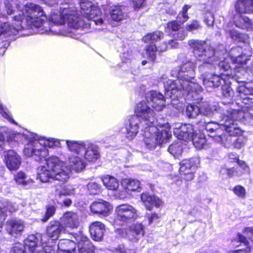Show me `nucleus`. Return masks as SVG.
I'll return each instance as SVG.
<instances>
[{
	"label": "nucleus",
	"mask_w": 253,
	"mask_h": 253,
	"mask_svg": "<svg viewBox=\"0 0 253 253\" xmlns=\"http://www.w3.org/2000/svg\"><path fill=\"white\" fill-rule=\"evenodd\" d=\"M188 44L193 49L194 58H186L177 70H172L171 75L178 78L175 81L169 80L165 84L166 96L175 99L182 95V91L187 92L192 99L202 100L200 93L203 89L198 84L192 81L196 66L202 74L211 69L217 61L214 49L205 41L190 40Z\"/></svg>",
	"instance_id": "1"
},
{
	"label": "nucleus",
	"mask_w": 253,
	"mask_h": 253,
	"mask_svg": "<svg viewBox=\"0 0 253 253\" xmlns=\"http://www.w3.org/2000/svg\"><path fill=\"white\" fill-rule=\"evenodd\" d=\"M22 14L15 16L19 22L25 18L27 25L32 28H40L47 22L54 25H62L67 23L69 27L78 28L84 26V21L77 17V12L73 7L62 6L60 10L52 9L48 16L40 5L33 2H27L23 5Z\"/></svg>",
	"instance_id": "2"
},
{
	"label": "nucleus",
	"mask_w": 253,
	"mask_h": 253,
	"mask_svg": "<svg viewBox=\"0 0 253 253\" xmlns=\"http://www.w3.org/2000/svg\"><path fill=\"white\" fill-rule=\"evenodd\" d=\"M81 156L71 155L68 159L67 166L55 156L50 157L46 161V166L40 167L38 176L42 182L57 180L63 183L68 181L71 176V171L79 172L84 170L86 165L83 161Z\"/></svg>",
	"instance_id": "3"
},
{
	"label": "nucleus",
	"mask_w": 253,
	"mask_h": 253,
	"mask_svg": "<svg viewBox=\"0 0 253 253\" xmlns=\"http://www.w3.org/2000/svg\"><path fill=\"white\" fill-rule=\"evenodd\" d=\"M141 131L145 146L149 150H153L157 145L166 142L171 136L167 130L155 125L142 127Z\"/></svg>",
	"instance_id": "4"
},
{
	"label": "nucleus",
	"mask_w": 253,
	"mask_h": 253,
	"mask_svg": "<svg viewBox=\"0 0 253 253\" xmlns=\"http://www.w3.org/2000/svg\"><path fill=\"white\" fill-rule=\"evenodd\" d=\"M66 144L69 151L84 157L89 162H94L100 158L98 148L94 144L72 140H66Z\"/></svg>",
	"instance_id": "5"
},
{
	"label": "nucleus",
	"mask_w": 253,
	"mask_h": 253,
	"mask_svg": "<svg viewBox=\"0 0 253 253\" xmlns=\"http://www.w3.org/2000/svg\"><path fill=\"white\" fill-rule=\"evenodd\" d=\"M116 216L114 220L115 226L122 225L137 218V211L129 204H122L115 209Z\"/></svg>",
	"instance_id": "6"
},
{
	"label": "nucleus",
	"mask_w": 253,
	"mask_h": 253,
	"mask_svg": "<svg viewBox=\"0 0 253 253\" xmlns=\"http://www.w3.org/2000/svg\"><path fill=\"white\" fill-rule=\"evenodd\" d=\"M91 0H79L80 7L82 10L84 11V13H82V14L86 15L87 17V18H85V19H84L82 17L79 16V14L77 11L75 7L73 6H70L67 4H63L62 6H67L69 7H73L75 8V10L77 13V17L78 18L84 21V26L79 27L78 29L89 28L92 24V22H93L95 25H101L103 23V20L101 18H96L95 19H93L92 21H91L89 23L88 22L89 20L88 19V18H91V16L92 14H95L97 15V13L99 12L98 9H95L94 7H92Z\"/></svg>",
	"instance_id": "7"
},
{
	"label": "nucleus",
	"mask_w": 253,
	"mask_h": 253,
	"mask_svg": "<svg viewBox=\"0 0 253 253\" xmlns=\"http://www.w3.org/2000/svg\"><path fill=\"white\" fill-rule=\"evenodd\" d=\"M24 153L26 156L32 157L35 161L39 162L42 161V160H44L46 162L47 160L49 158L45 159L48 155V150L46 148L42 146V142L38 141L36 139L25 145ZM46 165L47 164H46ZM43 166H42V167ZM40 168V167H39L38 171ZM38 178L39 179L38 176Z\"/></svg>",
	"instance_id": "8"
},
{
	"label": "nucleus",
	"mask_w": 253,
	"mask_h": 253,
	"mask_svg": "<svg viewBox=\"0 0 253 253\" xmlns=\"http://www.w3.org/2000/svg\"><path fill=\"white\" fill-rule=\"evenodd\" d=\"M150 105L146 102V100H143L138 103L135 110V113L137 118H141L142 120L140 121L142 127L154 125L155 118L154 113L150 107Z\"/></svg>",
	"instance_id": "9"
},
{
	"label": "nucleus",
	"mask_w": 253,
	"mask_h": 253,
	"mask_svg": "<svg viewBox=\"0 0 253 253\" xmlns=\"http://www.w3.org/2000/svg\"><path fill=\"white\" fill-rule=\"evenodd\" d=\"M117 232L122 237H126L134 242H137L142 238L144 233L143 225L138 223L130 226L127 231L122 229H118Z\"/></svg>",
	"instance_id": "10"
},
{
	"label": "nucleus",
	"mask_w": 253,
	"mask_h": 253,
	"mask_svg": "<svg viewBox=\"0 0 253 253\" xmlns=\"http://www.w3.org/2000/svg\"><path fill=\"white\" fill-rule=\"evenodd\" d=\"M14 20L17 22V24H10L9 22H2L0 20V40L8 38L16 35L19 30L23 29L21 21H18L17 18L14 17Z\"/></svg>",
	"instance_id": "11"
},
{
	"label": "nucleus",
	"mask_w": 253,
	"mask_h": 253,
	"mask_svg": "<svg viewBox=\"0 0 253 253\" xmlns=\"http://www.w3.org/2000/svg\"><path fill=\"white\" fill-rule=\"evenodd\" d=\"M231 109L229 110L227 114L223 117L222 122L223 130L224 129L230 136H236L242 134L241 129L235 123L236 120L233 117L230 116Z\"/></svg>",
	"instance_id": "12"
},
{
	"label": "nucleus",
	"mask_w": 253,
	"mask_h": 253,
	"mask_svg": "<svg viewBox=\"0 0 253 253\" xmlns=\"http://www.w3.org/2000/svg\"><path fill=\"white\" fill-rule=\"evenodd\" d=\"M146 100L155 110L161 111L166 105L164 95L160 92L152 90L146 94Z\"/></svg>",
	"instance_id": "13"
},
{
	"label": "nucleus",
	"mask_w": 253,
	"mask_h": 253,
	"mask_svg": "<svg viewBox=\"0 0 253 253\" xmlns=\"http://www.w3.org/2000/svg\"><path fill=\"white\" fill-rule=\"evenodd\" d=\"M205 128L211 134L209 135L217 142L223 143L225 135L223 134L222 122L220 124L214 122L205 123Z\"/></svg>",
	"instance_id": "14"
},
{
	"label": "nucleus",
	"mask_w": 253,
	"mask_h": 253,
	"mask_svg": "<svg viewBox=\"0 0 253 253\" xmlns=\"http://www.w3.org/2000/svg\"><path fill=\"white\" fill-rule=\"evenodd\" d=\"M65 232L66 228L64 225L58 221H51L46 228L47 236L52 241L58 240L60 235Z\"/></svg>",
	"instance_id": "15"
},
{
	"label": "nucleus",
	"mask_w": 253,
	"mask_h": 253,
	"mask_svg": "<svg viewBox=\"0 0 253 253\" xmlns=\"http://www.w3.org/2000/svg\"><path fill=\"white\" fill-rule=\"evenodd\" d=\"M25 228L23 221L20 219H11L7 220L5 223V230L11 236L17 237L22 234Z\"/></svg>",
	"instance_id": "16"
},
{
	"label": "nucleus",
	"mask_w": 253,
	"mask_h": 253,
	"mask_svg": "<svg viewBox=\"0 0 253 253\" xmlns=\"http://www.w3.org/2000/svg\"><path fill=\"white\" fill-rule=\"evenodd\" d=\"M73 238L77 242L79 253H94V246L86 237L78 233L74 234Z\"/></svg>",
	"instance_id": "17"
},
{
	"label": "nucleus",
	"mask_w": 253,
	"mask_h": 253,
	"mask_svg": "<svg viewBox=\"0 0 253 253\" xmlns=\"http://www.w3.org/2000/svg\"><path fill=\"white\" fill-rule=\"evenodd\" d=\"M4 160L7 168L10 170H16L21 164V158L13 150H9L4 154Z\"/></svg>",
	"instance_id": "18"
},
{
	"label": "nucleus",
	"mask_w": 253,
	"mask_h": 253,
	"mask_svg": "<svg viewBox=\"0 0 253 253\" xmlns=\"http://www.w3.org/2000/svg\"><path fill=\"white\" fill-rule=\"evenodd\" d=\"M173 133L178 139L187 141L192 139L195 134V130L192 125L188 124L181 126L179 129L174 130Z\"/></svg>",
	"instance_id": "19"
},
{
	"label": "nucleus",
	"mask_w": 253,
	"mask_h": 253,
	"mask_svg": "<svg viewBox=\"0 0 253 253\" xmlns=\"http://www.w3.org/2000/svg\"><path fill=\"white\" fill-rule=\"evenodd\" d=\"M221 75H211L210 78L203 77V83L208 91H211L214 88L219 87L223 83H225V80Z\"/></svg>",
	"instance_id": "20"
},
{
	"label": "nucleus",
	"mask_w": 253,
	"mask_h": 253,
	"mask_svg": "<svg viewBox=\"0 0 253 253\" xmlns=\"http://www.w3.org/2000/svg\"><path fill=\"white\" fill-rule=\"evenodd\" d=\"M112 208L108 202L103 200L95 201L90 206L92 212L103 216H107Z\"/></svg>",
	"instance_id": "21"
},
{
	"label": "nucleus",
	"mask_w": 253,
	"mask_h": 253,
	"mask_svg": "<svg viewBox=\"0 0 253 253\" xmlns=\"http://www.w3.org/2000/svg\"><path fill=\"white\" fill-rule=\"evenodd\" d=\"M230 116L246 125H253V116L244 110L231 109Z\"/></svg>",
	"instance_id": "22"
},
{
	"label": "nucleus",
	"mask_w": 253,
	"mask_h": 253,
	"mask_svg": "<svg viewBox=\"0 0 253 253\" xmlns=\"http://www.w3.org/2000/svg\"><path fill=\"white\" fill-rule=\"evenodd\" d=\"M62 221L65 228H77L80 225L79 216L77 213L74 212L65 213L62 217Z\"/></svg>",
	"instance_id": "23"
},
{
	"label": "nucleus",
	"mask_w": 253,
	"mask_h": 253,
	"mask_svg": "<svg viewBox=\"0 0 253 253\" xmlns=\"http://www.w3.org/2000/svg\"><path fill=\"white\" fill-rule=\"evenodd\" d=\"M105 230V225L99 221L92 222L89 226V232L93 240L99 241L102 240Z\"/></svg>",
	"instance_id": "24"
},
{
	"label": "nucleus",
	"mask_w": 253,
	"mask_h": 253,
	"mask_svg": "<svg viewBox=\"0 0 253 253\" xmlns=\"http://www.w3.org/2000/svg\"><path fill=\"white\" fill-rule=\"evenodd\" d=\"M141 200L146 209L151 211L154 206L157 208H159L163 205L161 200L157 197L151 195L148 193H143L141 196Z\"/></svg>",
	"instance_id": "25"
},
{
	"label": "nucleus",
	"mask_w": 253,
	"mask_h": 253,
	"mask_svg": "<svg viewBox=\"0 0 253 253\" xmlns=\"http://www.w3.org/2000/svg\"><path fill=\"white\" fill-rule=\"evenodd\" d=\"M123 184L125 185L126 190L122 191L117 195V197L121 199L125 198L126 197V190L139 191L141 189L140 182L136 179H125L123 180Z\"/></svg>",
	"instance_id": "26"
},
{
	"label": "nucleus",
	"mask_w": 253,
	"mask_h": 253,
	"mask_svg": "<svg viewBox=\"0 0 253 253\" xmlns=\"http://www.w3.org/2000/svg\"><path fill=\"white\" fill-rule=\"evenodd\" d=\"M241 50V48L239 47L232 48L230 51L231 59L233 63L239 65L238 68H240V66L245 65L247 61L250 59V55L246 54H242V55H237L236 52H239Z\"/></svg>",
	"instance_id": "27"
},
{
	"label": "nucleus",
	"mask_w": 253,
	"mask_h": 253,
	"mask_svg": "<svg viewBox=\"0 0 253 253\" xmlns=\"http://www.w3.org/2000/svg\"><path fill=\"white\" fill-rule=\"evenodd\" d=\"M235 7L238 13H253V0H239L236 2Z\"/></svg>",
	"instance_id": "28"
},
{
	"label": "nucleus",
	"mask_w": 253,
	"mask_h": 253,
	"mask_svg": "<svg viewBox=\"0 0 253 253\" xmlns=\"http://www.w3.org/2000/svg\"><path fill=\"white\" fill-rule=\"evenodd\" d=\"M129 124L127 126L126 129V137L129 139H132L138 132L139 128L138 124L140 121L139 119L136 116H132L129 119Z\"/></svg>",
	"instance_id": "29"
},
{
	"label": "nucleus",
	"mask_w": 253,
	"mask_h": 253,
	"mask_svg": "<svg viewBox=\"0 0 253 253\" xmlns=\"http://www.w3.org/2000/svg\"><path fill=\"white\" fill-rule=\"evenodd\" d=\"M110 16L112 19L116 21H120L126 17L125 7L120 5H114L111 7Z\"/></svg>",
	"instance_id": "30"
},
{
	"label": "nucleus",
	"mask_w": 253,
	"mask_h": 253,
	"mask_svg": "<svg viewBox=\"0 0 253 253\" xmlns=\"http://www.w3.org/2000/svg\"><path fill=\"white\" fill-rule=\"evenodd\" d=\"M167 49V45L165 42L162 43L158 47L155 44H150L146 47V55L147 58L152 61H154L156 57V52H159L165 51Z\"/></svg>",
	"instance_id": "31"
},
{
	"label": "nucleus",
	"mask_w": 253,
	"mask_h": 253,
	"mask_svg": "<svg viewBox=\"0 0 253 253\" xmlns=\"http://www.w3.org/2000/svg\"><path fill=\"white\" fill-rule=\"evenodd\" d=\"M17 205L15 203H9L7 201H0V222L5 218V212L8 211L10 212L16 211ZM2 228L1 223H0V231Z\"/></svg>",
	"instance_id": "32"
},
{
	"label": "nucleus",
	"mask_w": 253,
	"mask_h": 253,
	"mask_svg": "<svg viewBox=\"0 0 253 253\" xmlns=\"http://www.w3.org/2000/svg\"><path fill=\"white\" fill-rule=\"evenodd\" d=\"M234 23L236 27L249 31L253 29V24L247 17L236 15L234 17Z\"/></svg>",
	"instance_id": "33"
},
{
	"label": "nucleus",
	"mask_w": 253,
	"mask_h": 253,
	"mask_svg": "<svg viewBox=\"0 0 253 253\" xmlns=\"http://www.w3.org/2000/svg\"><path fill=\"white\" fill-rule=\"evenodd\" d=\"M200 164L198 157L184 160L180 163L179 171L185 172L186 169L196 170Z\"/></svg>",
	"instance_id": "34"
},
{
	"label": "nucleus",
	"mask_w": 253,
	"mask_h": 253,
	"mask_svg": "<svg viewBox=\"0 0 253 253\" xmlns=\"http://www.w3.org/2000/svg\"><path fill=\"white\" fill-rule=\"evenodd\" d=\"M104 185L110 190H116L119 186V181L114 177L109 175H105L101 178Z\"/></svg>",
	"instance_id": "35"
},
{
	"label": "nucleus",
	"mask_w": 253,
	"mask_h": 253,
	"mask_svg": "<svg viewBox=\"0 0 253 253\" xmlns=\"http://www.w3.org/2000/svg\"><path fill=\"white\" fill-rule=\"evenodd\" d=\"M38 238L34 235H29L24 241V249H28L31 253L37 252V248L40 245H38Z\"/></svg>",
	"instance_id": "36"
},
{
	"label": "nucleus",
	"mask_w": 253,
	"mask_h": 253,
	"mask_svg": "<svg viewBox=\"0 0 253 253\" xmlns=\"http://www.w3.org/2000/svg\"><path fill=\"white\" fill-rule=\"evenodd\" d=\"M77 242L76 239H63L59 241L58 244V249L69 250L75 251L76 245Z\"/></svg>",
	"instance_id": "37"
},
{
	"label": "nucleus",
	"mask_w": 253,
	"mask_h": 253,
	"mask_svg": "<svg viewBox=\"0 0 253 253\" xmlns=\"http://www.w3.org/2000/svg\"><path fill=\"white\" fill-rule=\"evenodd\" d=\"M192 140L194 146L198 149L204 148L206 145V139L204 134H196L194 135Z\"/></svg>",
	"instance_id": "38"
},
{
	"label": "nucleus",
	"mask_w": 253,
	"mask_h": 253,
	"mask_svg": "<svg viewBox=\"0 0 253 253\" xmlns=\"http://www.w3.org/2000/svg\"><path fill=\"white\" fill-rule=\"evenodd\" d=\"M168 151L174 157L180 156L183 151L182 143L180 141L173 143L169 147Z\"/></svg>",
	"instance_id": "39"
},
{
	"label": "nucleus",
	"mask_w": 253,
	"mask_h": 253,
	"mask_svg": "<svg viewBox=\"0 0 253 253\" xmlns=\"http://www.w3.org/2000/svg\"><path fill=\"white\" fill-rule=\"evenodd\" d=\"M237 90L241 97L244 98V96L253 95V86L250 84H243L239 85Z\"/></svg>",
	"instance_id": "40"
},
{
	"label": "nucleus",
	"mask_w": 253,
	"mask_h": 253,
	"mask_svg": "<svg viewBox=\"0 0 253 253\" xmlns=\"http://www.w3.org/2000/svg\"><path fill=\"white\" fill-rule=\"evenodd\" d=\"M222 94L223 96V100L227 99V101L223 100V104H228L232 101L233 96L234 92L231 86L229 85L225 84L222 87Z\"/></svg>",
	"instance_id": "41"
},
{
	"label": "nucleus",
	"mask_w": 253,
	"mask_h": 253,
	"mask_svg": "<svg viewBox=\"0 0 253 253\" xmlns=\"http://www.w3.org/2000/svg\"><path fill=\"white\" fill-rule=\"evenodd\" d=\"M226 32L228 33L230 37L234 40L238 42H246L248 40V36L243 34L238 33L237 31L234 30H230L226 29Z\"/></svg>",
	"instance_id": "42"
},
{
	"label": "nucleus",
	"mask_w": 253,
	"mask_h": 253,
	"mask_svg": "<svg viewBox=\"0 0 253 253\" xmlns=\"http://www.w3.org/2000/svg\"><path fill=\"white\" fill-rule=\"evenodd\" d=\"M229 141L230 143L233 144V145L235 148H241L242 147L246 142V139L243 136H239L237 138H232L231 136L226 137L224 138V141Z\"/></svg>",
	"instance_id": "43"
},
{
	"label": "nucleus",
	"mask_w": 253,
	"mask_h": 253,
	"mask_svg": "<svg viewBox=\"0 0 253 253\" xmlns=\"http://www.w3.org/2000/svg\"><path fill=\"white\" fill-rule=\"evenodd\" d=\"M163 33L160 31H157L152 33L148 34L144 36L142 40L145 42H152L157 41L163 37Z\"/></svg>",
	"instance_id": "44"
},
{
	"label": "nucleus",
	"mask_w": 253,
	"mask_h": 253,
	"mask_svg": "<svg viewBox=\"0 0 253 253\" xmlns=\"http://www.w3.org/2000/svg\"><path fill=\"white\" fill-rule=\"evenodd\" d=\"M43 241V237H42V245L37 247V252L35 253H55V246H47Z\"/></svg>",
	"instance_id": "45"
},
{
	"label": "nucleus",
	"mask_w": 253,
	"mask_h": 253,
	"mask_svg": "<svg viewBox=\"0 0 253 253\" xmlns=\"http://www.w3.org/2000/svg\"><path fill=\"white\" fill-rule=\"evenodd\" d=\"M18 4V0H5L4 6L7 14H12L14 11V9L17 7Z\"/></svg>",
	"instance_id": "46"
},
{
	"label": "nucleus",
	"mask_w": 253,
	"mask_h": 253,
	"mask_svg": "<svg viewBox=\"0 0 253 253\" xmlns=\"http://www.w3.org/2000/svg\"><path fill=\"white\" fill-rule=\"evenodd\" d=\"M88 193L91 195H97L101 192V186L94 181H90L86 185Z\"/></svg>",
	"instance_id": "47"
},
{
	"label": "nucleus",
	"mask_w": 253,
	"mask_h": 253,
	"mask_svg": "<svg viewBox=\"0 0 253 253\" xmlns=\"http://www.w3.org/2000/svg\"><path fill=\"white\" fill-rule=\"evenodd\" d=\"M200 112V108L195 105H188L186 110V114L189 118H195Z\"/></svg>",
	"instance_id": "48"
},
{
	"label": "nucleus",
	"mask_w": 253,
	"mask_h": 253,
	"mask_svg": "<svg viewBox=\"0 0 253 253\" xmlns=\"http://www.w3.org/2000/svg\"><path fill=\"white\" fill-rule=\"evenodd\" d=\"M38 141L42 142V146L48 147H53L57 146L59 144L58 140H55L53 138L47 139L44 137H41L38 140Z\"/></svg>",
	"instance_id": "49"
},
{
	"label": "nucleus",
	"mask_w": 253,
	"mask_h": 253,
	"mask_svg": "<svg viewBox=\"0 0 253 253\" xmlns=\"http://www.w3.org/2000/svg\"><path fill=\"white\" fill-rule=\"evenodd\" d=\"M190 7V6L185 5L182 8V11L178 14L177 17V20L181 24L184 23L188 19L189 17L187 12Z\"/></svg>",
	"instance_id": "50"
},
{
	"label": "nucleus",
	"mask_w": 253,
	"mask_h": 253,
	"mask_svg": "<svg viewBox=\"0 0 253 253\" xmlns=\"http://www.w3.org/2000/svg\"><path fill=\"white\" fill-rule=\"evenodd\" d=\"M76 193V188L73 186H65L59 192V195H72Z\"/></svg>",
	"instance_id": "51"
},
{
	"label": "nucleus",
	"mask_w": 253,
	"mask_h": 253,
	"mask_svg": "<svg viewBox=\"0 0 253 253\" xmlns=\"http://www.w3.org/2000/svg\"><path fill=\"white\" fill-rule=\"evenodd\" d=\"M195 170L186 169L185 172H180L181 176L186 181H190L193 179L194 177V173Z\"/></svg>",
	"instance_id": "52"
},
{
	"label": "nucleus",
	"mask_w": 253,
	"mask_h": 253,
	"mask_svg": "<svg viewBox=\"0 0 253 253\" xmlns=\"http://www.w3.org/2000/svg\"><path fill=\"white\" fill-rule=\"evenodd\" d=\"M55 208L53 206L47 207L46 211L44 217L42 219L43 222L46 221L50 217L54 214Z\"/></svg>",
	"instance_id": "53"
},
{
	"label": "nucleus",
	"mask_w": 253,
	"mask_h": 253,
	"mask_svg": "<svg viewBox=\"0 0 253 253\" xmlns=\"http://www.w3.org/2000/svg\"><path fill=\"white\" fill-rule=\"evenodd\" d=\"M200 113L204 116H211L213 114V110L210 105L205 104L201 107Z\"/></svg>",
	"instance_id": "54"
},
{
	"label": "nucleus",
	"mask_w": 253,
	"mask_h": 253,
	"mask_svg": "<svg viewBox=\"0 0 253 253\" xmlns=\"http://www.w3.org/2000/svg\"><path fill=\"white\" fill-rule=\"evenodd\" d=\"M9 253H26L24 245L20 244H15L11 249Z\"/></svg>",
	"instance_id": "55"
},
{
	"label": "nucleus",
	"mask_w": 253,
	"mask_h": 253,
	"mask_svg": "<svg viewBox=\"0 0 253 253\" xmlns=\"http://www.w3.org/2000/svg\"><path fill=\"white\" fill-rule=\"evenodd\" d=\"M233 191L235 194L239 197L244 198L245 196L246 190L243 187L240 185L235 186Z\"/></svg>",
	"instance_id": "56"
},
{
	"label": "nucleus",
	"mask_w": 253,
	"mask_h": 253,
	"mask_svg": "<svg viewBox=\"0 0 253 253\" xmlns=\"http://www.w3.org/2000/svg\"><path fill=\"white\" fill-rule=\"evenodd\" d=\"M201 27L199 22L196 20H193L191 23L186 25V29L188 31L191 32L199 29Z\"/></svg>",
	"instance_id": "57"
},
{
	"label": "nucleus",
	"mask_w": 253,
	"mask_h": 253,
	"mask_svg": "<svg viewBox=\"0 0 253 253\" xmlns=\"http://www.w3.org/2000/svg\"><path fill=\"white\" fill-rule=\"evenodd\" d=\"M182 126L183 125H181L178 124H176L174 125H173L171 126L168 123H167L165 124L158 125V126H159L161 127V128H163L164 129L167 130L170 134H171V132L169 130L171 128V127H172V128L173 129V131H174V130H176V129H179L181 127V126Z\"/></svg>",
	"instance_id": "58"
},
{
	"label": "nucleus",
	"mask_w": 253,
	"mask_h": 253,
	"mask_svg": "<svg viewBox=\"0 0 253 253\" xmlns=\"http://www.w3.org/2000/svg\"><path fill=\"white\" fill-rule=\"evenodd\" d=\"M214 18L213 14L211 12L206 13L205 16V22L208 26H212L213 25Z\"/></svg>",
	"instance_id": "59"
},
{
	"label": "nucleus",
	"mask_w": 253,
	"mask_h": 253,
	"mask_svg": "<svg viewBox=\"0 0 253 253\" xmlns=\"http://www.w3.org/2000/svg\"><path fill=\"white\" fill-rule=\"evenodd\" d=\"M146 217L149 225L154 222H157L160 218V216L156 213H147Z\"/></svg>",
	"instance_id": "60"
},
{
	"label": "nucleus",
	"mask_w": 253,
	"mask_h": 253,
	"mask_svg": "<svg viewBox=\"0 0 253 253\" xmlns=\"http://www.w3.org/2000/svg\"><path fill=\"white\" fill-rule=\"evenodd\" d=\"M26 176L23 172H18L15 176V180L18 184H25Z\"/></svg>",
	"instance_id": "61"
},
{
	"label": "nucleus",
	"mask_w": 253,
	"mask_h": 253,
	"mask_svg": "<svg viewBox=\"0 0 253 253\" xmlns=\"http://www.w3.org/2000/svg\"><path fill=\"white\" fill-rule=\"evenodd\" d=\"M218 67L222 71H228L231 68L228 62L226 60L220 61L218 64Z\"/></svg>",
	"instance_id": "62"
},
{
	"label": "nucleus",
	"mask_w": 253,
	"mask_h": 253,
	"mask_svg": "<svg viewBox=\"0 0 253 253\" xmlns=\"http://www.w3.org/2000/svg\"><path fill=\"white\" fill-rule=\"evenodd\" d=\"M180 27V25L175 21H171L167 24V29L173 31L178 30Z\"/></svg>",
	"instance_id": "63"
},
{
	"label": "nucleus",
	"mask_w": 253,
	"mask_h": 253,
	"mask_svg": "<svg viewBox=\"0 0 253 253\" xmlns=\"http://www.w3.org/2000/svg\"><path fill=\"white\" fill-rule=\"evenodd\" d=\"M244 232L250 238L251 241L253 243V228L247 227L244 229Z\"/></svg>",
	"instance_id": "64"
}]
</instances>
